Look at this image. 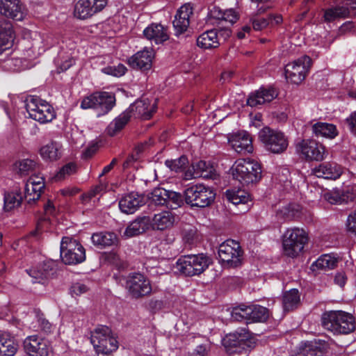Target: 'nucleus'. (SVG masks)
I'll return each mask as SVG.
<instances>
[{
  "label": "nucleus",
  "mask_w": 356,
  "mask_h": 356,
  "mask_svg": "<svg viewBox=\"0 0 356 356\" xmlns=\"http://www.w3.org/2000/svg\"><path fill=\"white\" fill-rule=\"evenodd\" d=\"M323 353V347L316 341L305 343L302 352V356H322Z\"/></svg>",
  "instance_id": "nucleus-49"
},
{
  "label": "nucleus",
  "mask_w": 356,
  "mask_h": 356,
  "mask_svg": "<svg viewBox=\"0 0 356 356\" xmlns=\"http://www.w3.org/2000/svg\"><path fill=\"white\" fill-rule=\"evenodd\" d=\"M311 58L302 56L285 66L284 74L286 80L293 84L300 83L306 77L311 66Z\"/></svg>",
  "instance_id": "nucleus-14"
},
{
  "label": "nucleus",
  "mask_w": 356,
  "mask_h": 356,
  "mask_svg": "<svg viewBox=\"0 0 356 356\" xmlns=\"http://www.w3.org/2000/svg\"><path fill=\"white\" fill-rule=\"evenodd\" d=\"M107 5V0H79L74 6V15L80 19L91 17L102 11Z\"/></svg>",
  "instance_id": "nucleus-18"
},
{
  "label": "nucleus",
  "mask_w": 356,
  "mask_h": 356,
  "mask_svg": "<svg viewBox=\"0 0 356 356\" xmlns=\"http://www.w3.org/2000/svg\"><path fill=\"white\" fill-rule=\"evenodd\" d=\"M131 116L127 109L122 112L110 122L106 129L107 134L110 136H114L120 131L129 121Z\"/></svg>",
  "instance_id": "nucleus-39"
},
{
  "label": "nucleus",
  "mask_w": 356,
  "mask_h": 356,
  "mask_svg": "<svg viewBox=\"0 0 356 356\" xmlns=\"http://www.w3.org/2000/svg\"><path fill=\"white\" fill-rule=\"evenodd\" d=\"M2 345L0 346L1 356H14L17 350V344L13 337L6 332Z\"/></svg>",
  "instance_id": "nucleus-46"
},
{
  "label": "nucleus",
  "mask_w": 356,
  "mask_h": 356,
  "mask_svg": "<svg viewBox=\"0 0 356 356\" xmlns=\"http://www.w3.org/2000/svg\"><path fill=\"white\" fill-rule=\"evenodd\" d=\"M51 270V264L49 261L43 262L38 266L26 270L27 273L32 277V282H41L47 278L49 271Z\"/></svg>",
  "instance_id": "nucleus-40"
},
{
  "label": "nucleus",
  "mask_w": 356,
  "mask_h": 356,
  "mask_svg": "<svg viewBox=\"0 0 356 356\" xmlns=\"http://www.w3.org/2000/svg\"><path fill=\"white\" fill-rule=\"evenodd\" d=\"M308 241L307 232L299 227L288 228L282 236V247L284 254L296 257L302 251Z\"/></svg>",
  "instance_id": "nucleus-7"
},
{
  "label": "nucleus",
  "mask_w": 356,
  "mask_h": 356,
  "mask_svg": "<svg viewBox=\"0 0 356 356\" xmlns=\"http://www.w3.org/2000/svg\"><path fill=\"white\" fill-rule=\"evenodd\" d=\"M282 22V17L279 14H272L266 18H260L252 21V26L254 30L261 31L268 25H277Z\"/></svg>",
  "instance_id": "nucleus-45"
},
{
  "label": "nucleus",
  "mask_w": 356,
  "mask_h": 356,
  "mask_svg": "<svg viewBox=\"0 0 356 356\" xmlns=\"http://www.w3.org/2000/svg\"><path fill=\"white\" fill-rule=\"evenodd\" d=\"M37 163L31 159H22L16 161L13 166V170L21 176L26 175L35 170Z\"/></svg>",
  "instance_id": "nucleus-43"
},
{
  "label": "nucleus",
  "mask_w": 356,
  "mask_h": 356,
  "mask_svg": "<svg viewBox=\"0 0 356 356\" xmlns=\"http://www.w3.org/2000/svg\"><path fill=\"white\" fill-rule=\"evenodd\" d=\"M183 204L182 196L180 193L169 191V202L167 207H170L172 209H175Z\"/></svg>",
  "instance_id": "nucleus-56"
},
{
  "label": "nucleus",
  "mask_w": 356,
  "mask_h": 356,
  "mask_svg": "<svg viewBox=\"0 0 356 356\" xmlns=\"http://www.w3.org/2000/svg\"><path fill=\"white\" fill-rule=\"evenodd\" d=\"M62 145L57 142L49 143L40 149V155L45 161H55L62 155Z\"/></svg>",
  "instance_id": "nucleus-36"
},
{
  "label": "nucleus",
  "mask_w": 356,
  "mask_h": 356,
  "mask_svg": "<svg viewBox=\"0 0 356 356\" xmlns=\"http://www.w3.org/2000/svg\"><path fill=\"white\" fill-rule=\"evenodd\" d=\"M1 67L6 71H19L23 69L22 60L17 57H8L2 61Z\"/></svg>",
  "instance_id": "nucleus-51"
},
{
  "label": "nucleus",
  "mask_w": 356,
  "mask_h": 356,
  "mask_svg": "<svg viewBox=\"0 0 356 356\" xmlns=\"http://www.w3.org/2000/svg\"><path fill=\"white\" fill-rule=\"evenodd\" d=\"M152 202L156 205H166L169 202V191L163 188H156L151 193L149 197Z\"/></svg>",
  "instance_id": "nucleus-47"
},
{
  "label": "nucleus",
  "mask_w": 356,
  "mask_h": 356,
  "mask_svg": "<svg viewBox=\"0 0 356 356\" xmlns=\"http://www.w3.org/2000/svg\"><path fill=\"white\" fill-rule=\"evenodd\" d=\"M188 163V159L185 156H181L178 159L166 160L165 165L172 171L176 172H181L184 170Z\"/></svg>",
  "instance_id": "nucleus-50"
},
{
  "label": "nucleus",
  "mask_w": 356,
  "mask_h": 356,
  "mask_svg": "<svg viewBox=\"0 0 356 356\" xmlns=\"http://www.w3.org/2000/svg\"><path fill=\"white\" fill-rule=\"evenodd\" d=\"M347 122L351 132L356 135V111L353 113L350 117L347 118Z\"/></svg>",
  "instance_id": "nucleus-64"
},
{
  "label": "nucleus",
  "mask_w": 356,
  "mask_h": 356,
  "mask_svg": "<svg viewBox=\"0 0 356 356\" xmlns=\"http://www.w3.org/2000/svg\"><path fill=\"white\" fill-rule=\"evenodd\" d=\"M321 323L325 329L337 334H347L355 328L353 315L341 310L324 312L321 316Z\"/></svg>",
  "instance_id": "nucleus-1"
},
{
  "label": "nucleus",
  "mask_w": 356,
  "mask_h": 356,
  "mask_svg": "<svg viewBox=\"0 0 356 356\" xmlns=\"http://www.w3.org/2000/svg\"><path fill=\"white\" fill-rule=\"evenodd\" d=\"M38 322L41 330L47 334L51 333L55 329V327L45 318H40Z\"/></svg>",
  "instance_id": "nucleus-60"
},
{
  "label": "nucleus",
  "mask_w": 356,
  "mask_h": 356,
  "mask_svg": "<svg viewBox=\"0 0 356 356\" xmlns=\"http://www.w3.org/2000/svg\"><path fill=\"white\" fill-rule=\"evenodd\" d=\"M44 188V179L39 175H31L26 182L24 197L30 204L38 200Z\"/></svg>",
  "instance_id": "nucleus-24"
},
{
  "label": "nucleus",
  "mask_w": 356,
  "mask_h": 356,
  "mask_svg": "<svg viewBox=\"0 0 356 356\" xmlns=\"http://www.w3.org/2000/svg\"><path fill=\"white\" fill-rule=\"evenodd\" d=\"M208 348L207 345L201 344L194 350L192 356H205L207 354Z\"/></svg>",
  "instance_id": "nucleus-63"
},
{
  "label": "nucleus",
  "mask_w": 356,
  "mask_h": 356,
  "mask_svg": "<svg viewBox=\"0 0 356 356\" xmlns=\"http://www.w3.org/2000/svg\"><path fill=\"white\" fill-rule=\"evenodd\" d=\"M175 222V216L170 211H162L155 213L150 220L154 229L164 231L170 229Z\"/></svg>",
  "instance_id": "nucleus-29"
},
{
  "label": "nucleus",
  "mask_w": 356,
  "mask_h": 356,
  "mask_svg": "<svg viewBox=\"0 0 356 356\" xmlns=\"http://www.w3.org/2000/svg\"><path fill=\"white\" fill-rule=\"evenodd\" d=\"M193 168L195 169L196 176L198 177H208L212 172V167L204 161H197L193 165Z\"/></svg>",
  "instance_id": "nucleus-53"
},
{
  "label": "nucleus",
  "mask_w": 356,
  "mask_h": 356,
  "mask_svg": "<svg viewBox=\"0 0 356 356\" xmlns=\"http://www.w3.org/2000/svg\"><path fill=\"white\" fill-rule=\"evenodd\" d=\"M312 131L316 136L328 138H334L337 135V130L334 124L321 122L313 124Z\"/></svg>",
  "instance_id": "nucleus-41"
},
{
  "label": "nucleus",
  "mask_w": 356,
  "mask_h": 356,
  "mask_svg": "<svg viewBox=\"0 0 356 356\" xmlns=\"http://www.w3.org/2000/svg\"><path fill=\"white\" fill-rule=\"evenodd\" d=\"M88 289L89 288L86 284L81 282H77L72 286L70 289V292L73 296H80L83 293H86Z\"/></svg>",
  "instance_id": "nucleus-57"
},
{
  "label": "nucleus",
  "mask_w": 356,
  "mask_h": 356,
  "mask_svg": "<svg viewBox=\"0 0 356 356\" xmlns=\"http://www.w3.org/2000/svg\"><path fill=\"white\" fill-rule=\"evenodd\" d=\"M238 19V13L232 8L224 10L222 20L229 22L233 24Z\"/></svg>",
  "instance_id": "nucleus-58"
},
{
  "label": "nucleus",
  "mask_w": 356,
  "mask_h": 356,
  "mask_svg": "<svg viewBox=\"0 0 356 356\" xmlns=\"http://www.w3.org/2000/svg\"><path fill=\"white\" fill-rule=\"evenodd\" d=\"M297 209L293 204H286L280 208L277 211V217L283 220H289L294 218Z\"/></svg>",
  "instance_id": "nucleus-52"
},
{
  "label": "nucleus",
  "mask_w": 356,
  "mask_h": 356,
  "mask_svg": "<svg viewBox=\"0 0 356 356\" xmlns=\"http://www.w3.org/2000/svg\"><path fill=\"white\" fill-rule=\"evenodd\" d=\"M296 149L300 156L307 161H322L325 157V147L314 140L305 139L298 142Z\"/></svg>",
  "instance_id": "nucleus-15"
},
{
  "label": "nucleus",
  "mask_w": 356,
  "mask_h": 356,
  "mask_svg": "<svg viewBox=\"0 0 356 356\" xmlns=\"http://www.w3.org/2000/svg\"><path fill=\"white\" fill-rule=\"evenodd\" d=\"M215 195L212 188L202 184L192 185L184 191L186 202L192 207H207L213 201Z\"/></svg>",
  "instance_id": "nucleus-9"
},
{
  "label": "nucleus",
  "mask_w": 356,
  "mask_h": 356,
  "mask_svg": "<svg viewBox=\"0 0 356 356\" xmlns=\"http://www.w3.org/2000/svg\"><path fill=\"white\" fill-rule=\"evenodd\" d=\"M154 51L152 48L145 47L128 58V64L133 69L141 71H149L152 66L154 58Z\"/></svg>",
  "instance_id": "nucleus-21"
},
{
  "label": "nucleus",
  "mask_w": 356,
  "mask_h": 356,
  "mask_svg": "<svg viewBox=\"0 0 356 356\" xmlns=\"http://www.w3.org/2000/svg\"><path fill=\"white\" fill-rule=\"evenodd\" d=\"M101 71L104 74L120 77L125 74L127 67L122 64H118L117 66H106L103 67Z\"/></svg>",
  "instance_id": "nucleus-54"
},
{
  "label": "nucleus",
  "mask_w": 356,
  "mask_h": 356,
  "mask_svg": "<svg viewBox=\"0 0 356 356\" xmlns=\"http://www.w3.org/2000/svg\"><path fill=\"white\" fill-rule=\"evenodd\" d=\"M226 197L233 204L241 205L243 211L248 210L249 207L247 204L250 201V197L247 191L240 188L228 189L226 191Z\"/></svg>",
  "instance_id": "nucleus-33"
},
{
  "label": "nucleus",
  "mask_w": 356,
  "mask_h": 356,
  "mask_svg": "<svg viewBox=\"0 0 356 356\" xmlns=\"http://www.w3.org/2000/svg\"><path fill=\"white\" fill-rule=\"evenodd\" d=\"M259 138L265 148L273 154L282 153L289 145L288 139L282 132L268 127L259 131Z\"/></svg>",
  "instance_id": "nucleus-13"
},
{
  "label": "nucleus",
  "mask_w": 356,
  "mask_h": 356,
  "mask_svg": "<svg viewBox=\"0 0 356 356\" xmlns=\"http://www.w3.org/2000/svg\"><path fill=\"white\" fill-rule=\"evenodd\" d=\"M24 103L29 117L40 124L50 122L56 118L52 106L38 96L27 97Z\"/></svg>",
  "instance_id": "nucleus-6"
},
{
  "label": "nucleus",
  "mask_w": 356,
  "mask_h": 356,
  "mask_svg": "<svg viewBox=\"0 0 356 356\" xmlns=\"http://www.w3.org/2000/svg\"><path fill=\"white\" fill-rule=\"evenodd\" d=\"M313 174L319 178L337 179L342 174V168L336 163H323L312 170Z\"/></svg>",
  "instance_id": "nucleus-30"
},
{
  "label": "nucleus",
  "mask_w": 356,
  "mask_h": 356,
  "mask_svg": "<svg viewBox=\"0 0 356 356\" xmlns=\"http://www.w3.org/2000/svg\"><path fill=\"white\" fill-rule=\"evenodd\" d=\"M157 107L156 99L151 97H143L131 104L127 108L129 113H133L137 117L144 120L149 119L156 112Z\"/></svg>",
  "instance_id": "nucleus-19"
},
{
  "label": "nucleus",
  "mask_w": 356,
  "mask_h": 356,
  "mask_svg": "<svg viewBox=\"0 0 356 356\" xmlns=\"http://www.w3.org/2000/svg\"><path fill=\"white\" fill-rule=\"evenodd\" d=\"M22 36L27 44L26 55L34 58L42 54L47 49L58 44V39L51 33H40L27 29L22 30Z\"/></svg>",
  "instance_id": "nucleus-2"
},
{
  "label": "nucleus",
  "mask_w": 356,
  "mask_h": 356,
  "mask_svg": "<svg viewBox=\"0 0 356 356\" xmlns=\"http://www.w3.org/2000/svg\"><path fill=\"white\" fill-rule=\"evenodd\" d=\"M60 258L65 264H77L85 261L86 251L76 240L68 236L63 237L60 242Z\"/></svg>",
  "instance_id": "nucleus-10"
},
{
  "label": "nucleus",
  "mask_w": 356,
  "mask_h": 356,
  "mask_svg": "<svg viewBox=\"0 0 356 356\" xmlns=\"http://www.w3.org/2000/svg\"><path fill=\"white\" fill-rule=\"evenodd\" d=\"M277 96V92L273 88H260L250 95L247 103L250 106H257L271 102Z\"/></svg>",
  "instance_id": "nucleus-31"
},
{
  "label": "nucleus",
  "mask_w": 356,
  "mask_h": 356,
  "mask_svg": "<svg viewBox=\"0 0 356 356\" xmlns=\"http://www.w3.org/2000/svg\"><path fill=\"white\" fill-rule=\"evenodd\" d=\"M224 10L218 7H213L209 10V16L211 18L222 20L223 17Z\"/></svg>",
  "instance_id": "nucleus-61"
},
{
  "label": "nucleus",
  "mask_w": 356,
  "mask_h": 356,
  "mask_svg": "<svg viewBox=\"0 0 356 356\" xmlns=\"http://www.w3.org/2000/svg\"><path fill=\"white\" fill-rule=\"evenodd\" d=\"M338 263V257L333 254H325L317 259L311 266L312 270H331L334 268Z\"/></svg>",
  "instance_id": "nucleus-37"
},
{
  "label": "nucleus",
  "mask_w": 356,
  "mask_h": 356,
  "mask_svg": "<svg viewBox=\"0 0 356 356\" xmlns=\"http://www.w3.org/2000/svg\"><path fill=\"white\" fill-rule=\"evenodd\" d=\"M192 15L193 6L189 3L182 5L177 10L173 20V27L176 35H181L187 30L190 24V18Z\"/></svg>",
  "instance_id": "nucleus-25"
},
{
  "label": "nucleus",
  "mask_w": 356,
  "mask_h": 356,
  "mask_svg": "<svg viewBox=\"0 0 356 356\" xmlns=\"http://www.w3.org/2000/svg\"><path fill=\"white\" fill-rule=\"evenodd\" d=\"M115 105V95L108 92H95L83 98L80 107L92 109L100 117L108 113Z\"/></svg>",
  "instance_id": "nucleus-5"
},
{
  "label": "nucleus",
  "mask_w": 356,
  "mask_h": 356,
  "mask_svg": "<svg viewBox=\"0 0 356 356\" xmlns=\"http://www.w3.org/2000/svg\"><path fill=\"white\" fill-rule=\"evenodd\" d=\"M14 40V31L12 23L0 19V54L6 49V46L11 44Z\"/></svg>",
  "instance_id": "nucleus-35"
},
{
  "label": "nucleus",
  "mask_w": 356,
  "mask_h": 356,
  "mask_svg": "<svg viewBox=\"0 0 356 356\" xmlns=\"http://www.w3.org/2000/svg\"><path fill=\"white\" fill-rule=\"evenodd\" d=\"M228 143L232 149L238 154H246L253 152L250 135L245 131H240L230 134Z\"/></svg>",
  "instance_id": "nucleus-22"
},
{
  "label": "nucleus",
  "mask_w": 356,
  "mask_h": 356,
  "mask_svg": "<svg viewBox=\"0 0 356 356\" xmlns=\"http://www.w3.org/2000/svg\"><path fill=\"white\" fill-rule=\"evenodd\" d=\"M226 351L234 356H248L254 346V341L250 334L245 329L227 334L222 339Z\"/></svg>",
  "instance_id": "nucleus-4"
},
{
  "label": "nucleus",
  "mask_w": 356,
  "mask_h": 356,
  "mask_svg": "<svg viewBox=\"0 0 356 356\" xmlns=\"http://www.w3.org/2000/svg\"><path fill=\"white\" fill-rule=\"evenodd\" d=\"M22 195L19 190H14L5 193L3 197V209L6 211L15 209L20 206Z\"/></svg>",
  "instance_id": "nucleus-42"
},
{
  "label": "nucleus",
  "mask_w": 356,
  "mask_h": 356,
  "mask_svg": "<svg viewBox=\"0 0 356 356\" xmlns=\"http://www.w3.org/2000/svg\"><path fill=\"white\" fill-rule=\"evenodd\" d=\"M300 302V296L298 289H293L283 295L282 305L284 311L293 310L297 307Z\"/></svg>",
  "instance_id": "nucleus-44"
},
{
  "label": "nucleus",
  "mask_w": 356,
  "mask_h": 356,
  "mask_svg": "<svg viewBox=\"0 0 356 356\" xmlns=\"http://www.w3.org/2000/svg\"><path fill=\"white\" fill-rule=\"evenodd\" d=\"M24 348L29 356H53L49 342L38 335L27 337L24 341Z\"/></svg>",
  "instance_id": "nucleus-17"
},
{
  "label": "nucleus",
  "mask_w": 356,
  "mask_h": 356,
  "mask_svg": "<svg viewBox=\"0 0 356 356\" xmlns=\"http://www.w3.org/2000/svg\"><path fill=\"white\" fill-rule=\"evenodd\" d=\"M92 243L99 248H106L116 244L117 236L113 232H97L91 236Z\"/></svg>",
  "instance_id": "nucleus-38"
},
{
  "label": "nucleus",
  "mask_w": 356,
  "mask_h": 356,
  "mask_svg": "<svg viewBox=\"0 0 356 356\" xmlns=\"http://www.w3.org/2000/svg\"><path fill=\"white\" fill-rule=\"evenodd\" d=\"M73 54L74 52H72L70 54L65 55L63 51L59 53L56 60V65L60 69L59 72L67 70L74 64Z\"/></svg>",
  "instance_id": "nucleus-48"
},
{
  "label": "nucleus",
  "mask_w": 356,
  "mask_h": 356,
  "mask_svg": "<svg viewBox=\"0 0 356 356\" xmlns=\"http://www.w3.org/2000/svg\"><path fill=\"white\" fill-rule=\"evenodd\" d=\"M233 178L243 185L259 181L261 177V165L252 159H239L230 168Z\"/></svg>",
  "instance_id": "nucleus-3"
},
{
  "label": "nucleus",
  "mask_w": 356,
  "mask_h": 356,
  "mask_svg": "<svg viewBox=\"0 0 356 356\" xmlns=\"http://www.w3.org/2000/svg\"><path fill=\"white\" fill-rule=\"evenodd\" d=\"M0 13L17 21L25 17V13L19 0H0Z\"/></svg>",
  "instance_id": "nucleus-26"
},
{
  "label": "nucleus",
  "mask_w": 356,
  "mask_h": 356,
  "mask_svg": "<svg viewBox=\"0 0 356 356\" xmlns=\"http://www.w3.org/2000/svg\"><path fill=\"white\" fill-rule=\"evenodd\" d=\"M90 342L97 353L108 354L118 349V341L107 326H98L92 332Z\"/></svg>",
  "instance_id": "nucleus-11"
},
{
  "label": "nucleus",
  "mask_w": 356,
  "mask_h": 356,
  "mask_svg": "<svg viewBox=\"0 0 356 356\" xmlns=\"http://www.w3.org/2000/svg\"><path fill=\"white\" fill-rule=\"evenodd\" d=\"M144 204L143 196L133 192L125 195L120 200L119 208L124 213L132 214Z\"/></svg>",
  "instance_id": "nucleus-27"
},
{
  "label": "nucleus",
  "mask_w": 356,
  "mask_h": 356,
  "mask_svg": "<svg viewBox=\"0 0 356 356\" xmlns=\"http://www.w3.org/2000/svg\"><path fill=\"white\" fill-rule=\"evenodd\" d=\"M150 218L147 216L138 217L126 227L122 236L128 238L143 233L148 228Z\"/></svg>",
  "instance_id": "nucleus-32"
},
{
  "label": "nucleus",
  "mask_w": 356,
  "mask_h": 356,
  "mask_svg": "<svg viewBox=\"0 0 356 356\" xmlns=\"http://www.w3.org/2000/svg\"><path fill=\"white\" fill-rule=\"evenodd\" d=\"M197 45L203 49L217 48L220 45L217 31L211 29L200 34L197 38Z\"/></svg>",
  "instance_id": "nucleus-34"
},
{
  "label": "nucleus",
  "mask_w": 356,
  "mask_h": 356,
  "mask_svg": "<svg viewBox=\"0 0 356 356\" xmlns=\"http://www.w3.org/2000/svg\"><path fill=\"white\" fill-rule=\"evenodd\" d=\"M210 264V259L204 254L181 256L175 264L177 271L186 276L199 275Z\"/></svg>",
  "instance_id": "nucleus-8"
},
{
  "label": "nucleus",
  "mask_w": 356,
  "mask_h": 356,
  "mask_svg": "<svg viewBox=\"0 0 356 356\" xmlns=\"http://www.w3.org/2000/svg\"><path fill=\"white\" fill-rule=\"evenodd\" d=\"M350 16L356 17V0H347L343 6L327 9L324 13V20L332 22Z\"/></svg>",
  "instance_id": "nucleus-23"
},
{
  "label": "nucleus",
  "mask_w": 356,
  "mask_h": 356,
  "mask_svg": "<svg viewBox=\"0 0 356 356\" xmlns=\"http://www.w3.org/2000/svg\"><path fill=\"white\" fill-rule=\"evenodd\" d=\"M76 171V165L73 163H69L61 168L54 177L55 181H60Z\"/></svg>",
  "instance_id": "nucleus-55"
},
{
  "label": "nucleus",
  "mask_w": 356,
  "mask_h": 356,
  "mask_svg": "<svg viewBox=\"0 0 356 356\" xmlns=\"http://www.w3.org/2000/svg\"><path fill=\"white\" fill-rule=\"evenodd\" d=\"M144 36L152 42L161 44L169 38L168 28L159 23H152L143 31Z\"/></svg>",
  "instance_id": "nucleus-28"
},
{
  "label": "nucleus",
  "mask_w": 356,
  "mask_h": 356,
  "mask_svg": "<svg viewBox=\"0 0 356 356\" xmlns=\"http://www.w3.org/2000/svg\"><path fill=\"white\" fill-rule=\"evenodd\" d=\"M324 199L332 204H338L340 201L339 197L337 195H334L330 191H326L323 194Z\"/></svg>",
  "instance_id": "nucleus-62"
},
{
  "label": "nucleus",
  "mask_w": 356,
  "mask_h": 356,
  "mask_svg": "<svg viewBox=\"0 0 356 356\" xmlns=\"http://www.w3.org/2000/svg\"><path fill=\"white\" fill-rule=\"evenodd\" d=\"M219 261L223 267L235 268L241 264L242 251L238 242L227 240L218 248Z\"/></svg>",
  "instance_id": "nucleus-12"
},
{
  "label": "nucleus",
  "mask_w": 356,
  "mask_h": 356,
  "mask_svg": "<svg viewBox=\"0 0 356 356\" xmlns=\"http://www.w3.org/2000/svg\"><path fill=\"white\" fill-rule=\"evenodd\" d=\"M346 227L348 231L356 234V211L352 212L348 216Z\"/></svg>",
  "instance_id": "nucleus-59"
},
{
  "label": "nucleus",
  "mask_w": 356,
  "mask_h": 356,
  "mask_svg": "<svg viewBox=\"0 0 356 356\" xmlns=\"http://www.w3.org/2000/svg\"><path fill=\"white\" fill-rule=\"evenodd\" d=\"M126 286L129 293L136 298L148 295L152 291L149 281L140 273L129 275L126 281Z\"/></svg>",
  "instance_id": "nucleus-20"
},
{
  "label": "nucleus",
  "mask_w": 356,
  "mask_h": 356,
  "mask_svg": "<svg viewBox=\"0 0 356 356\" xmlns=\"http://www.w3.org/2000/svg\"><path fill=\"white\" fill-rule=\"evenodd\" d=\"M232 316L236 321L245 319L248 321L260 322L268 318V310L260 305H241L233 309Z\"/></svg>",
  "instance_id": "nucleus-16"
}]
</instances>
